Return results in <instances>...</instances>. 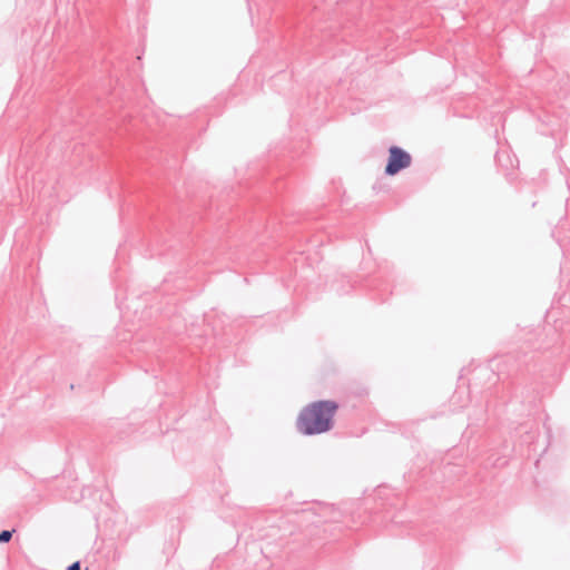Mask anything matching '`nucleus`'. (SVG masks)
Instances as JSON below:
<instances>
[{"instance_id":"obj_1","label":"nucleus","mask_w":570,"mask_h":570,"mask_svg":"<svg viewBox=\"0 0 570 570\" xmlns=\"http://www.w3.org/2000/svg\"><path fill=\"white\" fill-rule=\"evenodd\" d=\"M338 404L332 400L315 401L302 409L297 416V430L306 435L327 432L333 426V419Z\"/></svg>"},{"instance_id":"obj_2","label":"nucleus","mask_w":570,"mask_h":570,"mask_svg":"<svg viewBox=\"0 0 570 570\" xmlns=\"http://www.w3.org/2000/svg\"><path fill=\"white\" fill-rule=\"evenodd\" d=\"M412 157L404 149L392 146L389 149V159L385 167V174L389 176H394L402 169H405L411 166Z\"/></svg>"},{"instance_id":"obj_3","label":"nucleus","mask_w":570,"mask_h":570,"mask_svg":"<svg viewBox=\"0 0 570 570\" xmlns=\"http://www.w3.org/2000/svg\"><path fill=\"white\" fill-rule=\"evenodd\" d=\"M12 537V531H2L0 533V543L8 542Z\"/></svg>"},{"instance_id":"obj_4","label":"nucleus","mask_w":570,"mask_h":570,"mask_svg":"<svg viewBox=\"0 0 570 570\" xmlns=\"http://www.w3.org/2000/svg\"><path fill=\"white\" fill-rule=\"evenodd\" d=\"M68 570H80V564H79V562H75V563H72V564L68 568Z\"/></svg>"}]
</instances>
